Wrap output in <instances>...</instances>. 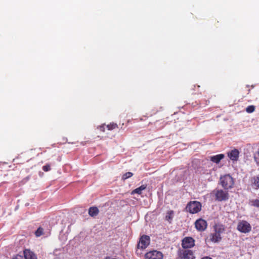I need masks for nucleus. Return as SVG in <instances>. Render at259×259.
Here are the masks:
<instances>
[{
    "label": "nucleus",
    "instance_id": "obj_18",
    "mask_svg": "<svg viewBox=\"0 0 259 259\" xmlns=\"http://www.w3.org/2000/svg\"><path fill=\"white\" fill-rule=\"evenodd\" d=\"M255 107L254 105H249L246 108V112L251 113L255 111Z\"/></svg>",
    "mask_w": 259,
    "mask_h": 259
},
{
    "label": "nucleus",
    "instance_id": "obj_25",
    "mask_svg": "<svg viewBox=\"0 0 259 259\" xmlns=\"http://www.w3.org/2000/svg\"><path fill=\"white\" fill-rule=\"evenodd\" d=\"M105 124H103L102 125H100L98 127V128L101 131V132H105Z\"/></svg>",
    "mask_w": 259,
    "mask_h": 259
},
{
    "label": "nucleus",
    "instance_id": "obj_10",
    "mask_svg": "<svg viewBox=\"0 0 259 259\" xmlns=\"http://www.w3.org/2000/svg\"><path fill=\"white\" fill-rule=\"evenodd\" d=\"M196 229L199 231H204L206 230L207 226V224L206 221L202 219H199L195 223Z\"/></svg>",
    "mask_w": 259,
    "mask_h": 259
},
{
    "label": "nucleus",
    "instance_id": "obj_20",
    "mask_svg": "<svg viewBox=\"0 0 259 259\" xmlns=\"http://www.w3.org/2000/svg\"><path fill=\"white\" fill-rule=\"evenodd\" d=\"M106 126L108 130H113L117 127V124L116 123H112L108 124Z\"/></svg>",
    "mask_w": 259,
    "mask_h": 259
},
{
    "label": "nucleus",
    "instance_id": "obj_7",
    "mask_svg": "<svg viewBox=\"0 0 259 259\" xmlns=\"http://www.w3.org/2000/svg\"><path fill=\"white\" fill-rule=\"evenodd\" d=\"M145 259H162L163 254L157 250L150 251L145 254Z\"/></svg>",
    "mask_w": 259,
    "mask_h": 259
},
{
    "label": "nucleus",
    "instance_id": "obj_19",
    "mask_svg": "<svg viewBox=\"0 0 259 259\" xmlns=\"http://www.w3.org/2000/svg\"><path fill=\"white\" fill-rule=\"evenodd\" d=\"M133 176V174L131 172H125L122 177V179L124 180L128 178L132 177Z\"/></svg>",
    "mask_w": 259,
    "mask_h": 259
},
{
    "label": "nucleus",
    "instance_id": "obj_6",
    "mask_svg": "<svg viewBox=\"0 0 259 259\" xmlns=\"http://www.w3.org/2000/svg\"><path fill=\"white\" fill-rule=\"evenodd\" d=\"M237 229L242 233H248L251 229L250 225L245 221L240 222L237 225Z\"/></svg>",
    "mask_w": 259,
    "mask_h": 259
},
{
    "label": "nucleus",
    "instance_id": "obj_4",
    "mask_svg": "<svg viewBox=\"0 0 259 259\" xmlns=\"http://www.w3.org/2000/svg\"><path fill=\"white\" fill-rule=\"evenodd\" d=\"M201 204L197 201H193L189 202L186 206L187 211L190 213L194 214L198 213L201 209Z\"/></svg>",
    "mask_w": 259,
    "mask_h": 259
},
{
    "label": "nucleus",
    "instance_id": "obj_17",
    "mask_svg": "<svg viewBox=\"0 0 259 259\" xmlns=\"http://www.w3.org/2000/svg\"><path fill=\"white\" fill-rule=\"evenodd\" d=\"M44 234V229L39 227L37 230L35 232V235L36 237H38Z\"/></svg>",
    "mask_w": 259,
    "mask_h": 259
},
{
    "label": "nucleus",
    "instance_id": "obj_24",
    "mask_svg": "<svg viewBox=\"0 0 259 259\" xmlns=\"http://www.w3.org/2000/svg\"><path fill=\"white\" fill-rule=\"evenodd\" d=\"M12 259H25L22 255L17 254Z\"/></svg>",
    "mask_w": 259,
    "mask_h": 259
},
{
    "label": "nucleus",
    "instance_id": "obj_27",
    "mask_svg": "<svg viewBox=\"0 0 259 259\" xmlns=\"http://www.w3.org/2000/svg\"><path fill=\"white\" fill-rule=\"evenodd\" d=\"M201 259H212V258L209 256H204V257H202Z\"/></svg>",
    "mask_w": 259,
    "mask_h": 259
},
{
    "label": "nucleus",
    "instance_id": "obj_26",
    "mask_svg": "<svg viewBox=\"0 0 259 259\" xmlns=\"http://www.w3.org/2000/svg\"><path fill=\"white\" fill-rule=\"evenodd\" d=\"M146 185H142L140 187H138L141 191L145 190L146 188Z\"/></svg>",
    "mask_w": 259,
    "mask_h": 259
},
{
    "label": "nucleus",
    "instance_id": "obj_16",
    "mask_svg": "<svg viewBox=\"0 0 259 259\" xmlns=\"http://www.w3.org/2000/svg\"><path fill=\"white\" fill-rule=\"evenodd\" d=\"M250 182L252 187L255 189H259V177H253L251 178Z\"/></svg>",
    "mask_w": 259,
    "mask_h": 259
},
{
    "label": "nucleus",
    "instance_id": "obj_9",
    "mask_svg": "<svg viewBox=\"0 0 259 259\" xmlns=\"http://www.w3.org/2000/svg\"><path fill=\"white\" fill-rule=\"evenodd\" d=\"M179 256L180 259H195L193 252L189 249L180 251Z\"/></svg>",
    "mask_w": 259,
    "mask_h": 259
},
{
    "label": "nucleus",
    "instance_id": "obj_14",
    "mask_svg": "<svg viewBox=\"0 0 259 259\" xmlns=\"http://www.w3.org/2000/svg\"><path fill=\"white\" fill-rule=\"evenodd\" d=\"M174 217V211L172 210H168L165 213L164 220L167 221L169 224H171L172 223Z\"/></svg>",
    "mask_w": 259,
    "mask_h": 259
},
{
    "label": "nucleus",
    "instance_id": "obj_5",
    "mask_svg": "<svg viewBox=\"0 0 259 259\" xmlns=\"http://www.w3.org/2000/svg\"><path fill=\"white\" fill-rule=\"evenodd\" d=\"M150 237L146 235L141 236L139 242L138 244V248L142 249H145L150 244Z\"/></svg>",
    "mask_w": 259,
    "mask_h": 259
},
{
    "label": "nucleus",
    "instance_id": "obj_11",
    "mask_svg": "<svg viewBox=\"0 0 259 259\" xmlns=\"http://www.w3.org/2000/svg\"><path fill=\"white\" fill-rule=\"evenodd\" d=\"M239 152L238 149H234L227 153L229 158L234 161H236L238 159Z\"/></svg>",
    "mask_w": 259,
    "mask_h": 259
},
{
    "label": "nucleus",
    "instance_id": "obj_8",
    "mask_svg": "<svg viewBox=\"0 0 259 259\" xmlns=\"http://www.w3.org/2000/svg\"><path fill=\"white\" fill-rule=\"evenodd\" d=\"M194 245L195 240L191 237H186L182 241V246L184 248H190Z\"/></svg>",
    "mask_w": 259,
    "mask_h": 259
},
{
    "label": "nucleus",
    "instance_id": "obj_23",
    "mask_svg": "<svg viewBox=\"0 0 259 259\" xmlns=\"http://www.w3.org/2000/svg\"><path fill=\"white\" fill-rule=\"evenodd\" d=\"M42 169L45 171H48L51 169V167L49 164H46L42 166Z\"/></svg>",
    "mask_w": 259,
    "mask_h": 259
},
{
    "label": "nucleus",
    "instance_id": "obj_1",
    "mask_svg": "<svg viewBox=\"0 0 259 259\" xmlns=\"http://www.w3.org/2000/svg\"><path fill=\"white\" fill-rule=\"evenodd\" d=\"M225 227L224 225L220 224H215L213 226L214 232L209 235V240L213 243H217L222 240L221 234L224 232Z\"/></svg>",
    "mask_w": 259,
    "mask_h": 259
},
{
    "label": "nucleus",
    "instance_id": "obj_21",
    "mask_svg": "<svg viewBox=\"0 0 259 259\" xmlns=\"http://www.w3.org/2000/svg\"><path fill=\"white\" fill-rule=\"evenodd\" d=\"M251 205L256 207H259V198L256 199L254 200H252L251 201Z\"/></svg>",
    "mask_w": 259,
    "mask_h": 259
},
{
    "label": "nucleus",
    "instance_id": "obj_2",
    "mask_svg": "<svg viewBox=\"0 0 259 259\" xmlns=\"http://www.w3.org/2000/svg\"><path fill=\"white\" fill-rule=\"evenodd\" d=\"M220 183L225 190H228L233 187L234 182L230 175H225L220 178Z\"/></svg>",
    "mask_w": 259,
    "mask_h": 259
},
{
    "label": "nucleus",
    "instance_id": "obj_13",
    "mask_svg": "<svg viewBox=\"0 0 259 259\" xmlns=\"http://www.w3.org/2000/svg\"><path fill=\"white\" fill-rule=\"evenodd\" d=\"M225 157V155L223 154H219L216 155L211 156L210 157V160L217 164L219 163L222 159Z\"/></svg>",
    "mask_w": 259,
    "mask_h": 259
},
{
    "label": "nucleus",
    "instance_id": "obj_22",
    "mask_svg": "<svg viewBox=\"0 0 259 259\" xmlns=\"http://www.w3.org/2000/svg\"><path fill=\"white\" fill-rule=\"evenodd\" d=\"M142 192V191H141L140 189H139V188H137L135 189V190H134L132 192V194H134L135 193H137L138 194H141Z\"/></svg>",
    "mask_w": 259,
    "mask_h": 259
},
{
    "label": "nucleus",
    "instance_id": "obj_3",
    "mask_svg": "<svg viewBox=\"0 0 259 259\" xmlns=\"http://www.w3.org/2000/svg\"><path fill=\"white\" fill-rule=\"evenodd\" d=\"M212 193L215 196V200L218 201H225L228 200L229 194L228 191L222 189H214Z\"/></svg>",
    "mask_w": 259,
    "mask_h": 259
},
{
    "label": "nucleus",
    "instance_id": "obj_12",
    "mask_svg": "<svg viewBox=\"0 0 259 259\" xmlns=\"http://www.w3.org/2000/svg\"><path fill=\"white\" fill-rule=\"evenodd\" d=\"M25 259H37L36 255L29 249H25L23 251Z\"/></svg>",
    "mask_w": 259,
    "mask_h": 259
},
{
    "label": "nucleus",
    "instance_id": "obj_15",
    "mask_svg": "<svg viewBox=\"0 0 259 259\" xmlns=\"http://www.w3.org/2000/svg\"><path fill=\"white\" fill-rule=\"evenodd\" d=\"M89 214L92 217H96L99 213V210L96 206H92L89 209Z\"/></svg>",
    "mask_w": 259,
    "mask_h": 259
}]
</instances>
